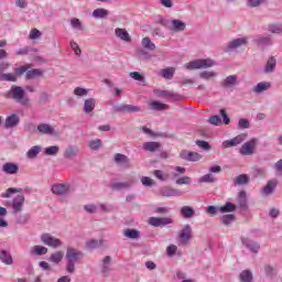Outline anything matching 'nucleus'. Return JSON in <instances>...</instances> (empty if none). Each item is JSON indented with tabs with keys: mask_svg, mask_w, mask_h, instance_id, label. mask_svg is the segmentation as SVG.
I'll return each mask as SVG.
<instances>
[{
	"mask_svg": "<svg viewBox=\"0 0 282 282\" xmlns=\"http://www.w3.org/2000/svg\"><path fill=\"white\" fill-rule=\"evenodd\" d=\"M150 226H154L155 228H160V226H169L173 224V218L169 217H150L149 218Z\"/></svg>",
	"mask_w": 282,
	"mask_h": 282,
	"instance_id": "423d86ee",
	"label": "nucleus"
},
{
	"mask_svg": "<svg viewBox=\"0 0 282 282\" xmlns=\"http://www.w3.org/2000/svg\"><path fill=\"white\" fill-rule=\"evenodd\" d=\"M58 153V147L52 145L45 149L46 155H56Z\"/></svg>",
	"mask_w": 282,
	"mask_h": 282,
	"instance_id": "13d9d810",
	"label": "nucleus"
},
{
	"mask_svg": "<svg viewBox=\"0 0 282 282\" xmlns=\"http://www.w3.org/2000/svg\"><path fill=\"white\" fill-rule=\"evenodd\" d=\"M276 180L269 181L267 186L262 189L263 195H271L274 188H276Z\"/></svg>",
	"mask_w": 282,
	"mask_h": 282,
	"instance_id": "a878e982",
	"label": "nucleus"
},
{
	"mask_svg": "<svg viewBox=\"0 0 282 282\" xmlns=\"http://www.w3.org/2000/svg\"><path fill=\"white\" fill-rule=\"evenodd\" d=\"M22 188H17V187H10L6 191V193L2 194V197L4 199H8L9 197H12V195H14V193H22Z\"/></svg>",
	"mask_w": 282,
	"mask_h": 282,
	"instance_id": "37998d69",
	"label": "nucleus"
},
{
	"mask_svg": "<svg viewBox=\"0 0 282 282\" xmlns=\"http://www.w3.org/2000/svg\"><path fill=\"white\" fill-rule=\"evenodd\" d=\"M275 271H276V268H274L273 265H270V264L264 265V272L267 276L273 278Z\"/></svg>",
	"mask_w": 282,
	"mask_h": 282,
	"instance_id": "864d4df0",
	"label": "nucleus"
},
{
	"mask_svg": "<svg viewBox=\"0 0 282 282\" xmlns=\"http://www.w3.org/2000/svg\"><path fill=\"white\" fill-rule=\"evenodd\" d=\"M232 221H235V215L232 214L224 215L221 217V224H224L225 226H230Z\"/></svg>",
	"mask_w": 282,
	"mask_h": 282,
	"instance_id": "3c124183",
	"label": "nucleus"
},
{
	"mask_svg": "<svg viewBox=\"0 0 282 282\" xmlns=\"http://www.w3.org/2000/svg\"><path fill=\"white\" fill-rule=\"evenodd\" d=\"M110 263H111V257L106 256L102 259V265H101L102 274H107L109 272V270H111Z\"/></svg>",
	"mask_w": 282,
	"mask_h": 282,
	"instance_id": "c756f323",
	"label": "nucleus"
},
{
	"mask_svg": "<svg viewBox=\"0 0 282 282\" xmlns=\"http://www.w3.org/2000/svg\"><path fill=\"white\" fill-rule=\"evenodd\" d=\"M162 149V144L160 142L151 141L143 143V150L149 151L150 153H155V151H160Z\"/></svg>",
	"mask_w": 282,
	"mask_h": 282,
	"instance_id": "4468645a",
	"label": "nucleus"
},
{
	"mask_svg": "<svg viewBox=\"0 0 282 282\" xmlns=\"http://www.w3.org/2000/svg\"><path fill=\"white\" fill-rule=\"evenodd\" d=\"M8 98H12L15 102H20V105H30V99L25 97V90L21 86H12L8 93Z\"/></svg>",
	"mask_w": 282,
	"mask_h": 282,
	"instance_id": "f03ea898",
	"label": "nucleus"
},
{
	"mask_svg": "<svg viewBox=\"0 0 282 282\" xmlns=\"http://www.w3.org/2000/svg\"><path fill=\"white\" fill-rule=\"evenodd\" d=\"M0 260L2 263H6V265H12V254L8 253V251L0 252Z\"/></svg>",
	"mask_w": 282,
	"mask_h": 282,
	"instance_id": "473e14b6",
	"label": "nucleus"
},
{
	"mask_svg": "<svg viewBox=\"0 0 282 282\" xmlns=\"http://www.w3.org/2000/svg\"><path fill=\"white\" fill-rule=\"evenodd\" d=\"M246 140V134H239L234 139L226 140L223 142L224 149H230V147H237L238 144H241Z\"/></svg>",
	"mask_w": 282,
	"mask_h": 282,
	"instance_id": "1a4fd4ad",
	"label": "nucleus"
},
{
	"mask_svg": "<svg viewBox=\"0 0 282 282\" xmlns=\"http://www.w3.org/2000/svg\"><path fill=\"white\" fill-rule=\"evenodd\" d=\"M131 186V183H113L111 185L112 191H122L123 188H129Z\"/></svg>",
	"mask_w": 282,
	"mask_h": 282,
	"instance_id": "49530a36",
	"label": "nucleus"
},
{
	"mask_svg": "<svg viewBox=\"0 0 282 282\" xmlns=\"http://www.w3.org/2000/svg\"><path fill=\"white\" fill-rule=\"evenodd\" d=\"M69 187L65 184H56L52 186V193L54 195H66Z\"/></svg>",
	"mask_w": 282,
	"mask_h": 282,
	"instance_id": "a211bd4d",
	"label": "nucleus"
},
{
	"mask_svg": "<svg viewBox=\"0 0 282 282\" xmlns=\"http://www.w3.org/2000/svg\"><path fill=\"white\" fill-rule=\"evenodd\" d=\"M78 148L77 147H69L64 152V158L67 160H72V158H76L78 155Z\"/></svg>",
	"mask_w": 282,
	"mask_h": 282,
	"instance_id": "393cba45",
	"label": "nucleus"
},
{
	"mask_svg": "<svg viewBox=\"0 0 282 282\" xmlns=\"http://www.w3.org/2000/svg\"><path fill=\"white\" fill-rule=\"evenodd\" d=\"M141 45L145 50H150V52H153L155 50V44L152 43L151 39L149 37H143L141 41Z\"/></svg>",
	"mask_w": 282,
	"mask_h": 282,
	"instance_id": "f704fd0d",
	"label": "nucleus"
},
{
	"mask_svg": "<svg viewBox=\"0 0 282 282\" xmlns=\"http://www.w3.org/2000/svg\"><path fill=\"white\" fill-rule=\"evenodd\" d=\"M264 2L265 0H248L247 6H249V8H259V6Z\"/></svg>",
	"mask_w": 282,
	"mask_h": 282,
	"instance_id": "4d7b16f0",
	"label": "nucleus"
},
{
	"mask_svg": "<svg viewBox=\"0 0 282 282\" xmlns=\"http://www.w3.org/2000/svg\"><path fill=\"white\" fill-rule=\"evenodd\" d=\"M141 183L143 184V186H153V184H155V181H153V178L149 176H143L141 177Z\"/></svg>",
	"mask_w": 282,
	"mask_h": 282,
	"instance_id": "bf43d9fd",
	"label": "nucleus"
},
{
	"mask_svg": "<svg viewBox=\"0 0 282 282\" xmlns=\"http://www.w3.org/2000/svg\"><path fill=\"white\" fill-rule=\"evenodd\" d=\"M172 30H174V32H184V30H186V23L182 22V20H173Z\"/></svg>",
	"mask_w": 282,
	"mask_h": 282,
	"instance_id": "b1692460",
	"label": "nucleus"
},
{
	"mask_svg": "<svg viewBox=\"0 0 282 282\" xmlns=\"http://www.w3.org/2000/svg\"><path fill=\"white\" fill-rule=\"evenodd\" d=\"M220 213H235L237 206L232 203H226L224 206L219 207Z\"/></svg>",
	"mask_w": 282,
	"mask_h": 282,
	"instance_id": "58836bf2",
	"label": "nucleus"
},
{
	"mask_svg": "<svg viewBox=\"0 0 282 282\" xmlns=\"http://www.w3.org/2000/svg\"><path fill=\"white\" fill-rule=\"evenodd\" d=\"M39 37H41V31H39L37 29L31 30L29 39L34 41L35 39H39Z\"/></svg>",
	"mask_w": 282,
	"mask_h": 282,
	"instance_id": "0e129e2a",
	"label": "nucleus"
},
{
	"mask_svg": "<svg viewBox=\"0 0 282 282\" xmlns=\"http://www.w3.org/2000/svg\"><path fill=\"white\" fill-rule=\"evenodd\" d=\"M242 243L246 246V248H248V250L254 252V254H257V252H259L261 249V245H259V242L250 241L246 238L242 239Z\"/></svg>",
	"mask_w": 282,
	"mask_h": 282,
	"instance_id": "f3484780",
	"label": "nucleus"
},
{
	"mask_svg": "<svg viewBox=\"0 0 282 282\" xmlns=\"http://www.w3.org/2000/svg\"><path fill=\"white\" fill-rule=\"evenodd\" d=\"M65 253L63 251H55L50 256L48 261H51V263H54L55 265H58V263L63 261Z\"/></svg>",
	"mask_w": 282,
	"mask_h": 282,
	"instance_id": "aec40b11",
	"label": "nucleus"
},
{
	"mask_svg": "<svg viewBox=\"0 0 282 282\" xmlns=\"http://www.w3.org/2000/svg\"><path fill=\"white\" fill-rule=\"evenodd\" d=\"M177 252V246L171 245L166 248L167 257H173Z\"/></svg>",
	"mask_w": 282,
	"mask_h": 282,
	"instance_id": "69168bd1",
	"label": "nucleus"
},
{
	"mask_svg": "<svg viewBox=\"0 0 282 282\" xmlns=\"http://www.w3.org/2000/svg\"><path fill=\"white\" fill-rule=\"evenodd\" d=\"M37 131L44 135H52L54 133V128L47 123H41L37 126Z\"/></svg>",
	"mask_w": 282,
	"mask_h": 282,
	"instance_id": "412c9836",
	"label": "nucleus"
},
{
	"mask_svg": "<svg viewBox=\"0 0 282 282\" xmlns=\"http://www.w3.org/2000/svg\"><path fill=\"white\" fill-rule=\"evenodd\" d=\"M0 80H7L8 83H17V74L14 73H0Z\"/></svg>",
	"mask_w": 282,
	"mask_h": 282,
	"instance_id": "7c9ffc66",
	"label": "nucleus"
},
{
	"mask_svg": "<svg viewBox=\"0 0 282 282\" xmlns=\"http://www.w3.org/2000/svg\"><path fill=\"white\" fill-rule=\"evenodd\" d=\"M161 75L166 80H171L173 78V76H175V68H173V67L163 68L161 70Z\"/></svg>",
	"mask_w": 282,
	"mask_h": 282,
	"instance_id": "c85d7f7f",
	"label": "nucleus"
},
{
	"mask_svg": "<svg viewBox=\"0 0 282 282\" xmlns=\"http://www.w3.org/2000/svg\"><path fill=\"white\" fill-rule=\"evenodd\" d=\"M124 237H128V239H138L140 238V231L135 229H126L123 232Z\"/></svg>",
	"mask_w": 282,
	"mask_h": 282,
	"instance_id": "ea45409f",
	"label": "nucleus"
},
{
	"mask_svg": "<svg viewBox=\"0 0 282 282\" xmlns=\"http://www.w3.org/2000/svg\"><path fill=\"white\" fill-rule=\"evenodd\" d=\"M41 241L44 246H48V248H61L63 246V241L51 234H43Z\"/></svg>",
	"mask_w": 282,
	"mask_h": 282,
	"instance_id": "20e7f679",
	"label": "nucleus"
},
{
	"mask_svg": "<svg viewBox=\"0 0 282 282\" xmlns=\"http://www.w3.org/2000/svg\"><path fill=\"white\" fill-rule=\"evenodd\" d=\"M115 34L121 41H124L126 43H131V35H129V32H127L124 29L117 28L115 30Z\"/></svg>",
	"mask_w": 282,
	"mask_h": 282,
	"instance_id": "dca6fc26",
	"label": "nucleus"
},
{
	"mask_svg": "<svg viewBox=\"0 0 282 282\" xmlns=\"http://www.w3.org/2000/svg\"><path fill=\"white\" fill-rule=\"evenodd\" d=\"M274 67H276V59L274 57H270L267 62L264 70L267 74H270L271 72H274Z\"/></svg>",
	"mask_w": 282,
	"mask_h": 282,
	"instance_id": "4c0bfd02",
	"label": "nucleus"
},
{
	"mask_svg": "<svg viewBox=\"0 0 282 282\" xmlns=\"http://www.w3.org/2000/svg\"><path fill=\"white\" fill-rule=\"evenodd\" d=\"M237 83V76L230 75L223 82V87H232Z\"/></svg>",
	"mask_w": 282,
	"mask_h": 282,
	"instance_id": "a18cd8bd",
	"label": "nucleus"
},
{
	"mask_svg": "<svg viewBox=\"0 0 282 282\" xmlns=\"http://www.w3.org/2000/svg\"><path fill=\"white\" fill-rule=\"evenodd\" d=\"M74 94H75V96H87V94H89V90L82 88V87H76L74 89Z\"/></svg>",
	"mask_w": 282,
	"mask_h": 282,
	"instance_id": "680f3d73",
	"label": "nucleus"
},
{
	"mask_svg": "<svg viewBox=\"0 0 282 282\" xmlns=\"http://www.w3.org/2000/svg\"><path fill=\"white\" fill-rule=\"evenodd\" d=\"M241 45H248V37L232 40L229 42L228 47L229 50H235L236 47H241Z\"/></svg>",
	"mask_w": 282,
	"mask_h": 282,
	"instance_id": "6ab92c4d",
	"label": "nucleus"
},
{
	"mask_svg": "<svg viewBox=\"0 0 282 282\" xmlns=\"http://www.w3.org/2000/svg\"><path fill=\"white\" fill-rule=\"evenodd\" d=\"M33 254H47V247H43V246H34L33 247Z\"/></svg>",
	"mask_w": 282,
	"mask_h": 282,
	"instance_id": "603ef678",
	"label": "nucleus"
},
{
	"mask_svg": "<svg viewBox=\"0 0 282 282\" xmlns=\"http://www.w3.org/2000/svg\"><path fill=\"white\" fill-rule=\"evenodd\" d=\"M199 78H202L203 80H213V78H217V72H214V70L200 72Z\"/></svg>",
	"mask_w": 282,
	"mask_h": 282,
	"instance_id": "bb28decb",
	"label": "nucleus"
},
{
	"mask_svg": "<svg viewBox=\"0 0 282 282\" xmlns=\"http://www.w3.org/2000/svg\"><path fill=\"white\" fill-rule=\"evenodd\" d=\"M180 213L184 219H191L192 217H195V209H193L191 206H183Z\"/></svg>",
	"mask_w": 282,
	"mask_h": 282,
	"instance_id": "4be33fe9",
	"label": "nucleus"
},
{
	"mask_svg": "<svg viewBox=\"0 0 282 282\" xmlns=\"http://www.w3.org/2000/svg\"><path fill=\"white\" fill-rule=\"evenodd\" d=\"M39 153H41V147L34 145L28 151L26 155L30 160H34Z\"/></svg>",
	"mask_w": 282,
	"mask_h": 282,
	"instance_id": "a19ab883",
	"label": "nucleus"
},
{
	"mask_svg": "<svg viewBox=\"0 0 282 282\" xmlns=\"http://www.w3.org/2000/svg\"><path fill=\"white\" fill-rule=\"evenodd\" d=\"M150 107H152V109L156 110V111H164V109H166V104H162L160 101H152L150 102Z\"/></svg>",
	"mask_w": 282,
	"mask_h": 282,
	"instance_id": "09e8293b",
	"label": "nucleus"
},
{
	"mask_svg": "<svg viewBox=\"0 0 282 282\" xmlns=\"http://www.w3.org/2000/svg\"><path fill=\"white\" fill-rule=\"evenodd\" d=\"M181 158L182 160H186V162H199V160H202V154L183 150L181 152Z\"/></svg>",
	"mask_w": 282,
	"mask_h": 282,
	"instance_id": "6e6552de",
	"label": "nucleus"
},
{
	"mask_svg": "<svg viewBox=\"0 0 282 282\" xmlns=\"http://www.w3.org/2000/svg\"><path fill=\"white\" fill-rule=\"evenodd\" d=\"M39 76H43V72L39 68H33L26 72L28 80H32V78H39Z\"/></svg>",
	"mask_w": 282,
	"mask_h": 282,
	"instance_id": "72a5a7b5",
	"label": "nucleus"
},
{
	"mask_svg": "<svg viewBox=\"0 0 282 282\" xmlns=\"http://www.w3.org/2000/svg\"><path fill=\"white\" fill-rule=\"evenodd\" d=\"M93 17L95 19H106V17H109V10L102 9V8H98L96 10H94Z\"/></svg>",
	"mask_w": 282,
	"mask_h": 282,
	"instance_id": "cd10ccee",
	"label": "nucleus"
},
{
	"mask_svg": "<svg viewBox=\"0 0 282 282\" xmlns=\"http://www.w3.org/2000/svg\"><path fill=\"white\" fill-rule=\"evenodd\" d=\"M186 69H208V67H215V62L210 58L196 59L185 64Z\"/></svg>",
	"mask_w": 282,
	"mask_h": 282,
	"instance_id": "7ed1b4c3",
	"label": "nucleus"
},
{
	"mask_svg": "<svg viewBox=\"0 0 282 282\" xmlns=\"http://www.w3.org/2000/svg\"><path fill=\"white\" fill-rule=\"evenodd\" d=\"M208 122H209V124L219 127V124H221V118H219V116H212V117H209Z\"/></svg>",
	"mask_w": 282,
	"mask_h": 282,
	"instance_id": "6e6d98bb",
	"label": "nucleus"
},
{
	"mask_svg": "<svg viewBox=\"0 0 282 282\" xmlns=\"http://www.w3.org/2000/svg\"><path fill=\"white\" fill-rule=\"evenodd\" d=\"M3 173H7V175H17L19 173V164L8 162L2 165Z\"/></svg>",
	"mask_w": 282,
	"mask_h": 282,
	"instance_id": "f8f14e48",
	"label": "nucleus"
},
{
	"mask_svg": "<svg viewBox=\"0 0 282 282\" xmlns=\"http://www.w3.org/2000/svg\"><path fill=\"white\" fill-rule=\"evenodd\" d=\"M28 69H30V64H26L25 66H20L18 68H15V74H18L19 76H23V74H25V72H28Z\"/></svg>",
	"mask_w": 282,
	"mask_h": 282,
	"instance_id": "e2e57ef3",
	"label": "nucleus"
},
{
	"mask_svg": "<svg viewBox=\"0 0 282 282\" xmlns=\"http://www.w3.org/2000/svg\"><path fill=\"white\" fill-rule=\"evenodd\" d=\"M191 237H193L191 225H186L181 231H178V239L181 243H188Z\"/></svg>",
	"mask_w": 282,
	"mask_h": 282,
	"instance_id": "0eeeda50",
	"label": "nucleus"
},
{
	"mask_svg": "<svg viewBox=\"0 0 282 282\" xmlns=\"http://www.w3.org/2000/svg\"><path fill=\"white\" fill-rule=\"evenodd\" d=\"M257 149V139H251L250 141L242 144L239 150L240 155H252Z\"/></svg>",
	"mask_w": 282,
	"mask_h": 282,
	"instance_id": "39448f33",
	"label": "nucleus"
},
{
	"mask_svg": "<svg viewBox=\"0 0 282 282\" xmlns=\"http://www.w3.org/2000/svg\"><path fill=\"white\" fill-rule=\"evenodd\" d=\"M101 144H102V141H100V139H97V140L90 141L88 147L89 149L96 150V149H100Z\"/></svg>",
	"mask_w": 282,
	"mask_h": 282,
	"instance_id": "052dcab7",
	"label": "nucleus"
},
{
	"mask_svg": "<svg viewBox=\"0 0 282 282\" xmlns=\"http://www.w3.org/2000/svg\"><path fill=\"white\" fill-rule=\"evenodd\" d=\"M84 254L82 253L80 250L73 248V247H67L66 249V259H67V264H66V272L69 274H74L76 272V263L83 259Z\"/></svg>",
	"mask_w": 282,
	"mask_h": 282,
	"instance_id": "f257e3e1",
	"label": "nucleus"
},
{
	"mask_svg": "<svg viewBox=\"0 0 282 282\" xmlns=\"http://www.w3.org/2000/svg\"><path fill=\"white\" fill-rule=\"evenodd\" d=\"M248 182H250V177L247 174H240L236 178V184H238L239 186L248 184Z\"/></svg>",
	"mask_w": 282,
	"mask_h": 282,
	"instance_id": "8fccbe9b",
	"label": "nucleus"
},
{
	"mask_svg": "<svg viewBox=\"0 0 282 282\" xmlns=\"http://www.w3.org/2000/svg\"><path fill=\"white\" fill-rule=\"evenodd\" d=\"M94 109H96V99L94 98L86 99L84 102L85 113H91Z\"/></svg>",
	"mask_w": 282,
	"mask_h": 282,
	"instance_id": "5701e85b",
	"label": "nucleus"
},
{
	"mask_svg": "<svg viewBox=\"0 0 282 282\" xmlns=\"http://www.w3.org/2000/svg\"><path fill=\"white\" fill-rule=\"evenodd\" d=\"M115 162L116 164H126V166H129V158L121 153L115 154Z\"/></svg>",
	"mask_w": 282,
	"mask_h": 282,
	"instance_id": "2f4dec72",
	"label": "nucleus"
},
{
	"mask_svg": "<svg viewBox=\"0 0 282 282\" xmlns=\"http://www.w3.org/2000/svg\"><path fill=\"white\" fill-rule=\"evenodd\" d=\"M160 195H162V197H180L182 193L176 188L164 186L160 189Z\"/></svg>",
	"mask_w": 282,
	"mask_h": 282,
	"instance_id": "9b49d317",
	"label": "nucleus"
},
{
	"mask_svg": "<svg viewBox=\"0 0 282 282\" xmlns=\"http://www.w3.org/2000/svg\"><path fill=\"white\" fill-rule=\"evenodd\" d=\"M196 144L200 149H204V151H209V149H210V144H208V142H206V141L198 140V141H196Z\"/></svg>",
	"mask_w": 282,
	"mask_h": 282,
	"instance_id": "338daca9",
	"label": "nucleus"
},
{
	"mask_svg": "<svg viewBox=\"0 0 282 282\" xmlns=\"http://www.w3.org/2000/svg\"><path fill=\"white\" fill-rule=\"evenodd\" d=\"M199 184H213L216 182L215 175L213 174H205L198 180Z\"/></svg>",
	"mask_w": 282,
	"mask_h": 282,
	"instance_id": "c9c22d12",
	"label": "nucleus"
},
{
	"mask_svg": "<svg viewBox=\"0 0 282 282\" xmlns=\"http://www.w3.org/2000/svg\"><path fill=\"white\" fill-rule=\"evenodd\" d=\"M70 25L75 30H83V23H80V20L77 19V18H74V19L70 20Z\"/></svg>",
	"mask_w": 282,
	"mask_h": 282,
	"instance_id": "5fc2aeb1",
	"label": "nucleus"
},
{
	"mask_svg": "<svg viewBox=\"0 0 282 282\" xmlns=\"http://www.w3.org/2000/svg\"><path fill=\"white\" fill-rule=\"evenodd\" d=\"M154 177H156V180H160L161 182H166V180H169L170 175L164 173L162 170H155L153 172Z\"/></svg>",
	"mask_w": 282,
	"mask_h": 282,
	"instance_id": "79ce46f5",
	"label": "nucleus"
},
{
	"mask_svg": "<svg viewBox=\"0 0 282 282\" xmlns=\"http://www.w3.org/2000/svg\"><path fill=\"white\" fill-rule=\"evenodd\" d=\"M117 111H119V113H137L140 111V107L124 104L117 107Z\"/></svg>",
	"mask_w": 282,
	"mask_h": 282,
	"instance_id": "ddd939ff",
	"label": "nucleus"
},
{
	"mask_svg": "<svg viewBox=\"0 0 282 282\" xmlns=\"http://www.w3.org/2000/svg\"><path fill=\"white\" fill-rule=\"evenodd\" d=\"M20 121H21V119H19V117L13 113L6 118L4 127H6V129H12V128L17 127Z\"/></svg>",
	"mask_w": 282,
	"mask_h": 282,
	"instance_id": "2eb2a0df",
	"label": "nucleus"
},
{
	"mask_svg": "<svg viewBox=\"0 0 282 282\" xmlns=\"http://www.w3.org/2000/svg\"><path fill=\"white\" fill-rule=\"evenodd\" d=\"M270 32H273V34H281L282 28L276 24L269 25Z\"/></svg>",
	"mask_w": 282,
	"mask_h": 282,
	"instance_id": "774afa93",
	"label": "nucleus"
},
{
	"mask_svg": "<svg viewBox=\"0 0 282 282\" xmlns=\"http://www.w3.org/2000/svg\"><path fill=\"white\" fill-rule=\"evenodd\" d=\"M23 204H25V196L22 194H19L15 198L12 200V208L14 213H21L23 210Z\"/></svg>",
	"mask_w": 282,
	"mask_h": 282,
	"instance_id": "9d476101",
	"label": "nucleus"
},
{
	"mask_svg": "<svg viewBox=\"0 0 282 282\" xmlns=\"http://www.w3.org/2000/svg\"><path fill=\"white\" fill-rule=\"evenodd\" d=\"M239 279L241 282H252V271L245 270L240 273Z\"/></svg>",
	"mask_w": 282,
	"mask_h": 282,
	"instance_id": "e433bc0d",
	"label": "nucleus"
},
{
	"mask_svg": "<svg viewBox=\"0 0 282 282\" xmlns=\"http://www.w3.org/2000/svg\"><path fill=\"white\" fill-rule=\"evenodd\" d=\"M192 183H193V180L189 176H183L176 180V184L178 186H184V185L188 186Z\"/></svg>",
	"mask_w": 282,
	"mask_h": 282,
	"instance_id": "de8ad7c7",
	"label": "nucleus"
},
{
	"mask_svg": "<svg viewBox=\"0 0 282 282\" xmlns=\"http://www.w3.org/2000/svg\"><path fill=\"white\" fill-rule=\"evenodd\" d=\"M268 89H270V83H259L253 88V91H256V94H261V91H268Z\"/></svg>",
	"mask_w": 282,
	"mask_h": 282,
	"instance_id": "c03bdc74",
	"label": "nucleus"
}]
</instances>
